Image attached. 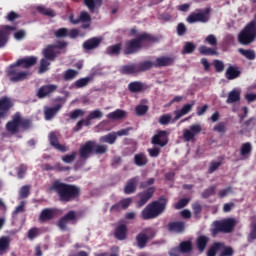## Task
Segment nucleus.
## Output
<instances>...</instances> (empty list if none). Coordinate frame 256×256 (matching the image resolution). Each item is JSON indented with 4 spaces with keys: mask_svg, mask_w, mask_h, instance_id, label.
I'll return each instance as SVG.
<instances>
[{
    "mask_svg": "<svg viewBox=\"0 0 256 256\" xmlns=\"http://www.w3.org/2000/svg\"><path fill=\"white\" fill-rule=\"evenodd\" d=\"M49 191H54L61 203H71V201L81 197V188L79 186L65 183L61 180H54Z\"/></svg>",
    "mask_w": 256,
    "mask_h": 256,
    "instance_id": "f257e3e1",
    "label": "nucleus"
},
{
    "mask_svg": "<svg viewBox=\"0 0 256 256\" xmlns=\"http://www.w3.org/2000/svg\"><path fill=\"white\" fill-rule=\"evenodd\" d=\"M108 150L107 145L98 144L95 140L86 141L84 144L80 145L78 151L79 161L77 165H85L89 157L93 155H105Z\"/></svg>",
    "mask_w": 256,
    "mask_h": 256,
    "instance_id": "f03ea898",
    "label": "nucleus"
},
{
    "mask_svg": "<svg viewBox=\"0 0 256 256\" xmlns=\"http://www.w3.org/2000/svg\"><path fill=\"white\" fill-rule=\"evenodd\" d=\"M168 201L169 200L165 196H161L158 200L152 201L141 211V219H143V221L157 219V217L165 213Z\"/></svg>",
    "mask_w": 256,
    "mask_h": 256,
    "instance_id": "7ed1b4c3",
    "label": "nucleus"
},
{
    "mask_svg": "<svg viewBox=\"0 0 256 256\" xmlns=\"http://www.w3.org/2000/svg\"><path fill=\"white\" fill-rule=\"evenodd\" d=\"M157 41H159V38L156 36L143 32L137 35L136 38L125 42L123 53L124 55H135L140 49H143L144 43H157Z\"/></svg>",
    "mask_w": 256,
    "mask_h": 256,
    "instance_id": "20e7f679",
    "label": "nucleus"
},
{
    "mask_svg": "<svg viewBox=\"0 0 256 256\" xmlns=\"http://www.w3.org/2000/svg\"><path fill=\"white\" fill-rule=\"evenodd\" d=\"M33 127L31 119H25L21 112H16L10 121L6 123V131L11 135H17L21 131H28Z\"/></svg>",
    "mask_w": 256,
    "mask_h": 256,
    "instance_id": "39448f33",
    "label": "nucleus"
},
{
    "mask_svg": "<svg viewBox=\"0 0 256 256\" xmlns=\"http://www.w3.org/2000/svg\"><path fill=\"white\" fill-rule=\"evenodd\" d=\"M256 39V18L250 21L238 35L240 45H251Z\"/></svg>",
    "mask_w": 256,
    "mask_h": 256,
    "instance_id": "423d86ee",
    "label": "nucleus"
},
{
    "mask_svg": "<svg viewBox=\"0 0 256 256\" xmlns=\"http://www.w3.org/2000/svg\"><path fill=\"white\" fill-rule=\"evenodd\" d=\"M237 222L233 218H226L223 220H216L213 222L212 235H219V233H233Z\"/></svg>",
    "mask_w": 256,
    "mask_h": 256,
    "instance_id": "0eeeda50",
    "label": "nucleus"
},
{
    "mask_svg": "<svg viewBox=\"0 0 256 256\" xmlns=\"http://www.w3.org/2000/svg\"><path fill=\"white\" fill-rule=\"evenodd\" d=\"M20 67L21 66L17 65V62H15L6 69V76L11 83H21V81L27 79L29 72L21 70Z\"/></svg>",
    "mask_w": 256,
    "mask_h": 256,
    "instance_id": "6e6552de",
    "label": "nucleus"
},
{
    "mask_svg": "<svg viewBox=\"0 0 256 256\" xmlns=\"http://www.w3.org/2000/svg\"><path fill=\"white\" fill-rule=\"evenodd\" d=\"M211 13V8H206L203 10L196 9V12H192L187 18V23H207L209 21V14Z\"/></svg>",
    "mask_w": 256,
    "mask_h": 256,
    "instance_id": "1a4fd4ad",
    "label": "nucleus"
},
{
    "mask_svg": "<svg viewBox=\"0 0 256 256\" xmlns=\"http://www.w3.org/2000/svg\"><path fill=\"white\" fill-rule=\"evenodd\" d=\"M68 223H72V225L77 223V212L71 210L66 213L62 218L58 220L57 227L60 229V231H67Z\"/></svg>",
    "mask_w": 256,
    "mask_h": 256,
    "instance_id": "9d476101",
    "label": "nucleus"
},
{
    "mask_svg": "<svg viewBox=\"0 0 256 256\" xmlns=\"http://www.w3.org/2000/svg\"><path fill=\"white\" fill-rule=\"evenodd\" d=\"M155 191V187L152 186L147 188V190L138 193V200L136 202L137 207H144V205H147L149 200L153 198V195H155Z\"/></svg>",
    "mask_w": 256,
    "mask_h": 256,
    "instance_id": "9b49d317",
    "label": "nucleus"
},
{
    "mask_svg": "<svg viewBox=\"0 0 256 256\" xmlns=\"http://www.w3.org/2000/svg\"><path fill=\"white\" fill-rule=\"evenodd\" d=\"M152 145H158L159 147H165L169 143V132L166 130H159L152 137Z\"/></svg>",
    "mask_w": 256,
    "mask_h": 256,
    "instance_id": "f8f14e48",
    "label": "nucleus"
},
{
    "mask_svg": "<svg viewBox=\"0 0 256 256\" xmlns=\"http://www.w3.org/2000/svg\"><path fill=\"white\" fill-rule=\"evenodd\" d=\"M16 30L17 27L11 25H5L2 28H0V49L7 45V42L9 41V35H11V31Z\"/></svg>",
    "mask_w": 256,
    "mask_h": 256,
    "instance_id": "ddd939ff",
    "label": "nucleus"
},
{
    "mask_svg": "<svg viewBox=\"0 0 256 256\" xmlns=\"http://www.w3.org/2000/svg\"><path fill=\"white\" fill-rule=\"evenodd\" d=\"M203 131V128L199 124H194L190 126V129H185L183 131V139L186 142L193 141L196 135H199Z\"/></svg>",
    "mask_w": 256,
    "mask_h": 256,
    "instance_id": "4468645a",
    "label": "nucleus"
},
{
    "mask_svg": "<svg viewBox=\"0 0 256 256\" xmlns=\"http://www.w3.org/2000/svg\"><path fill=\"white\" fill-rule=\"evenodd\" d=\"M154 237H155V231H151L149 235H147L146 233L140 232L136 236L137 247L139 249H145L149 241H151V239H154Z\"/></svg>",
    "mask_w": 256,
    "mask_h": 256,
    "instance_id": "2eb2a0df",
    "label": "nucleus"
},
{
    "mask_svg": "<svg viewBox=\"0 0 256 256\" xmlns=\"http://www.w3.org/2000/svg\"><path fill=\"white\" fill-rule=\"evenodd\" d=\"M12 107L13 100H11V98L8 96H3L0 98V119H3V117L9 113Z\"/></svg>",
    "mask_w": 256,
    "mask_h": 256,
    "instance_id": "dca6fc26",
    "label": "nucleus"
},
{
    "mask_svg": "<svg viewBox=\"0 0 256 256\" xmlns=\"http://www.w3.org/2000/svg\"><path fill=\"white\" fill-rule=\"evenodd\" d=\"M56 91L57 85L55 84L43 85L38 89L36 96L38 99H45V97H49V95L55 93Z\"/></svg>",
    "mask_w": 256,
    "mask_h": 256,
    "instance_id": "f3484780",
    "label": "nucleus"
},
{
    "mask_svg": "<svg viewBox=\"0 0 256 256\" xmlns=\"http://www.w3.org/2000/svg\"><path fill=\"white\" fill-rule=\"evenodd\" d=\"M133 203L132 198H124L120 200L118 203L114 204L110 208L111 213H121V211L125 209H129V206Z\"/></svg>",
    "mask_w": 256,
    "mask_h": 256,
    "instance_id": "a211bd4d",
    "label": "nucleus"
},
{
    "mask_svg": "<svg viewBox=\"0 0 256 256\" xmlns=\"http://www.w3.org/2000/svg\"><path fill=\"white\" fill-rule=\"evenodd\" d=\"M137 185H139V176L130 178L124 186L125 195H133L137 191Z\"/></svg>",
    "mask_w": 256,
    "mask_h": 256,
    "instance_id": "6ab92c4d",
    "label": "nucleus"
},
{
    "mask_svg": "<svg viewBox=\"0 0 256 256\" xmlns=\"http://www.w3.org/2000/svg\"><path fill=\"white\" fill-rule=\"evenodd\" d=\"M103 42L101 37H92L83 43L84 51H93V49L99 48V45Z\"/></svg>",
    "mask_w": 256,
    "mask_h": 256,
    "instance_id": "aec40b11",
    "label": "nucleus"
},
{
    "mask_svg": "<svg viewBox=\"0 0 256 256\" xmlns=\"http://www.w3.org/2000/svg\"><path fill=\"white\" fill-rule=\"evenodd\" d=\"M55 215H57V211L53 208H45L41 211L39 215V221L41 223H47V221H53L55 219Z\"/></svg>",
    "mask_w": 256,
    "mask_h": 256,
    "instance_id": "412c9836",
    "label": "nucleus"
},
{
    "mask_svg": "<svg viewBox=\"0 0 256 256\" xmlns=\"http://www.w3.org/2000/svg\"><path fill=\"white\" fill-rule=\"evenodd\" d=\"M16 65H19L23 69H29L34 65H37V57L29 56V57L18 59L16 61Z\"/></svg>",
    "mask_w": 256,
    "mask_h": 256,
    "instance_id": "4be33fe9",
    "label": "nucleus"
},
{
    "mask_svg": "<svg viewBox=\"0 0 256 256\" xmlns=\"http://www.w3.org/2000/svg\"><path fill=\"white\" fill-rule=\"evenodd\" d=\"M62 108L63 104L61 103L56 104L54 107H45L44 115L46 121H51V119H53V117H55V115H57V113H59V111H61Z\"/></svg>",
    "mask_w": 256,
    "mask_h": 256,
    "instance_id": "5701e85b",
    "label": "nucleus"
},
{
    "mask_svg": "<svg viewBox=\"0 0 256 256\" xmlns=\"http://www.w3.org/2000/svg\"><path fill=\"white\" fill-rule=\"evenodd\" d=\"M175 63V57H167L162 56L156 58L155 68L158 69L159 67H171V65H174Z\"/></svg>",
    "mask_w": 256,
    "mask_h": 256,
    "instance_id": "b1692460",
    "label": "nucleus"
},
{
    "mask_svg": "<svg viewBox=\"0 0 256 256\" xmlns=\"http://www.w3.org/2000/svg\"><path fill=\"white\" fill-rule=\"evenodd\" d=\"M193 105H195V102H192L191 104H185L180 110L174 111L175 117L172 119V123H175V121H179L181 117L187 115L193 109Z\"/></svg>",
    "mask_w": 256,
    "mask_h": 256,
    "instance_id": "393cba45",
    "label": "nucleus"
},
{
    "mask_svg": "<svg viewBox=\"0 0 256 256\" xmlns=\"http://www.w3.org/2000/svg\"><path fill=\"white\" fill-rule=\"evenodd\" d=\"M49 142L54 149H57V151H60L61 153L67 152V146L62 145L59 143V139L57 138V135L55 132H51L49 135Z\"/></svg>",
    "mask_w": 256,
    "mask_h": 256,
    "instance_id": "a878e982",
    "label": "nucleus"
},
{
    "mask_svg": "<svg viewBox=\"0 0 256 256\" xmlns=\"http://www.w3.org/2000/svg\"><path fill=\"white\" fill-rule=\"evenodd\" d=\"M225 77L228 81L241 77V68L239 66H229L225 72Z\"/></svg>",
    "mask_w": 256,
    "mask_h": 256,
    "instance_id": "bb28decb",
    "label": "nucleus"
},
{
    "mask_svg": "<svg viewBox=\"0 0 256 256\" xmlns=\"http://www.w3.org/2000/svg\"><path fill=\"white\" fill-rule=\"evenodd\" d=\"M146 89H149V86L143 84L140 81H133L128 84V90L130 91V93H141Z\"/></svg>",
    "mask_w": 256,
    "mask_h": 256,
    "instance_id": "cd10ccee",
    "label": "nucleus"
},
{
    "mask_svg": "<svg viewBox=\"0 0 256 256\" xmlns=\"http://www.w3.org/2000/svg\"><path fill=\"white\" fill-rule=\"evenodd\" d=\"M55 49H57L56 45H48L43 50L44 59H47L48 61H55V59H57V54L55 53Z\"/></svg>",
    "mask_w": 256,
    "mask_h": 256,
    "instance_id": "c85d7f7f",
    "label": "nucleus"
},
{
    "mask_svg": "<svg viewBox=\"0 0 256 256\" xmlns=\"http://www.w3.org/2000/svg\"><path fill=\"white\" fill-rule=\"evenodd\" d=\"M114 235L118 241H125L127 239V225H118L114 231Z\"/></svg>",
    "mask_w": 256,
    "mask_h": 256,
    "instance_id": "c756f323",
    "label": "nucleus"
},
{
    "mask_svg": "<svg viewBox=\"0 0 256 256\" xmlns=\"http://www.w3.org/2000/svg\"><path fill=\"white\" fill-rule=\"evenodd\" d=\"M149 163V158L144 152H140L134 155V165L137 167H145Z\"/></svg>",
    "mask_w": 256,
    "mask_h": 256,
    "instance_id": "7c9ffc66",
    "label": "nucleus"
},
{
    "mask_svg": "<svg viewBox=\"0 0 256 256\" xmlns=\"http://www.w3.org/2000/svg\"><path fill=\"white\" fill-rule=\"evenodd\" d=\"M209 237L206 235H200L198 236L196 240V246L200 253H203L205 249H207V245H209Z\"/></svg>",
    "mask_w": 256,
    "mask_h": 256,
    "instance_id": "2f4dec72",
    "label": "nucleus"
},
{
    "mask_svg": "<svg viewBox=\"0 0 256 256\" xmlns=\"http://www.w3.org/2000/svg\"><path fill=\"white\" fill-rule=\"evenodd\" d=\"M120 73H122V75H136V73H139V68L136 63L124 65L120 69Z\"/></svg>",
    "mask_w": 256,
    "mask_h": 256,
    "instance_id": "473e14b6",
    "label": "nucleus"
},
{
    "mask_svg": "<svg viewBox=\"0 0 256 256\" xmlns=\"http://www.w3.org/2000/svg\"><path fill=\"white\" fill-rule=\"evenodd\" d=\"M241 101V91L239 90H232L228 93V97L226 103L228 105H233V103H239Z\"/></svg>",
    "mask_w": 256,
    "mask_h": 256,
    "instance_id": "72a5a7b5",
    "label": "nucleus"
},
{
    "mask_svg": "<svg viewBox=\"0 0 256 256\" xmlns=\"http://www.w3.org/2000/svg\"><path fill=\"white\" fill-rule=\"evenodd\" d=\"M70 22L73 25H79V23H91V16L87 12H82L77 19L70 16Z\"/></svg>",
    "mask_w": 256,
    "mask_h": 256,
    "instance_id": "f704fd0d",
    "label": "nucleus"
},
{
    "mask_svg": "<svg viewBox=\"0 0 256 256\" xmlns=\"http://www.w3.org/2000/svg\"><path fill=\"white\" fill-rule=\"evenodd\" d=\"M168 231L175 233H183L185 231V222L176 221L168 223Z\"/></svg>",
    "mask_w": 256,
    "mask_h": 256,
    "instance_id": "c9c22d12",
    "label": "nucleus"
},
{
    "mask_svg": "<svg viewBox=\"0 0 256 256\" xmlns=\"http://www.w3.org/2000/svg\"><path fill=\"white\" fill-rule=\"evenodd\" d=\"M178 249L182 255L193 252V242L191 240L182 241L178 245Z\"/></svg>",
    "mask_w": 256,
    "mask_h": 256,
    "instance_id": "e433bc0d",
    "label": "nucleus"
},
{
    "mask_svg": "<svg viewBox=\"0 0 256 256\" xmlns=\"http://www.w3.org/2000/svg\"><path fill=\"white\" fill-rule=\"evenodd\" d=\"M253 153V146L250 142L243 143L240 147V155L243 159H249V156Z\"/></svg>",
    "mask_w": 256,
    "mask_h": 256,
    "instance_id": "4c0bfd02",
    "label": "nucleus"
},
{
    "mask_svg": "<svg viewBox=\"0 0 256 256\" xmlns=\"http://www.w3.org/2000/svg\"><path fill=\"white\" fill-rule=\"evenodd\" d=\"M225 247V243L223 242H214L212 246L207 251V256H217V253L221 251Z\"/></svg>",
    "mask_w": 256,
    "mask_h": 256,
    "instance_id": "58836bf2",
    "label": "nucleus"
},
{
    "mask_svg": "<svg viewBox=\"0 0 256 256\" xmlns=\"http://www.w3.org/2000/svg\"><path fill=\"white\" fill-rule=\"evenodd\" d=\"M83 3L89 9L90 13H95V8L103 5V0H83Z\"/></svg>",
    "mask_w": 256,
    "mask_h": 256,
    "instance_id": "ea45409f",
    "label": "nucleus"
},
{
    "mask_svg": "<svg viewBox=\"0 0 256 256\" xmlns=\"http://www.w3.org/2000/svg\"><path fill=\"white\" fill-rule=\"evenodd\" d=\"M137 66H138V73H144V71H149V69H153V67H155V62L151 60H145V61L139 62Z\"/></svg>",
    "mask_w": 256,
    "mask_h": 256,
    "instance_id": "a19ab883",
    "label": "nucleus"
},
{
    "mask_svg": "<svg viewBox=\"0 0 256 256\" xmlns=\"http://www.w3.org/2000/svg\"><path fill=\"white\" fill-rule=\"evenodd\" d=\"M121 47H122L121 43H118V44H115V45H112V46H108L106 48L105 53H106V55H111V56L121 55Z\"/></svg>",
    "mask_w": 256,
    "mask_h": 256,
    "instance_id": "79ce46f5",
    "label": "nucleus"
},
{
    "mask_svg": "<svg viewBox=\"0 0 256 256\" xmlns=\"http://www.w3.org/2000/svg\"><path fill=\"white\" fill-rule=\"evenodd\" d=\"M126 115H127V112H125V110L117 109L116 111L107 114V118L112 120H119V119H124Z\"/></svg>",
    "mask_w": 256,
    "mask_h": 256,
    "instance_id": "37998d69",
    "label": "nucleus"
},
{
    "mask_svg": "<svg viewBox=\"0 0 256 256\" xmlns=\"http://www.w3.org/2000/svg\"><path fill=\"white\" fill-rule=\"evenodd\" d=\"M238 52L240 53V55L248 59V61H255L256 59L255 50H251V49L245 50L243 48H240L238 49Z\"/></svg>",
    "mask_w": 256,
    "mask_h": 256,
    "instance_id": "c03bdc74",
    "label": "nucleus"
},
{
    "mask_svg": "<svg viewBox=\"0 0 256 256\" xmlns=\"http://www.w3.org/2000/svg\"><path fill=\"white\" fill-rule=\"evenodd\" d=\"M115 141H117V134L115 132L109 133L100 138L101 143H109V145H114Z\"/></svg>",
    "mask_w": 256,
    "mask_h": 256,
    "instance_id": "a18cd8bd",
    "label": "nucleus"
},
{
    "mask_svg": "<svg viewBox=\"0 0 256 256\" xmlns=\"http://www.w3.org/2000/svg\"><path fill=\"white\" fill-rule=\"evenodd\" d=\"M148 111H149V106L147 105L139 104L135 107V113L137 117H145Z\"/></svg>",
    "mask_w": 256,
    "mask_h": 256,
    "instance_id": "49530a36",
    "label": "nucleus"
},
{
    "mask_svg": "<svg viewBox=\"0 0 256 256\" xmlns=\"http://www.w3.org/2000/svg\"><path fill=\"white\" fill-rule=\"evenodd\" d=\"M77 75H79V72L77 70L68 69L65 71L63 79L64 81H73V79H75Z\"/></svg>",
    "mask_w": 256,
    "mask_h": 256,
    "instance_id": "de8ad7c7",
    "label": "nucleus"
},
{
    "mask_svg": "<svg viewBox=\"0 0 256 256\" xmlns=\"http://www.w3.org/2000/svg\"><path fill=\"white\" fill-rule=\"evenodd\" d=\"M195 49L196 46L193 42H186L182 49V55H191V53H194Z\"/></svg>",
    "mask_w": 256,
    "mask_h": 256,
    "instance_id": "09e8293b",
    "label": "nucleus"
},
{
    "mask_svg": "<svg viewBox=\"0 0 256 256\" xmlns=\"http://www.w3.org/2000/svg\"><path fill=\"white\" fill-rule=\"evenodd\" d=\"M198 50L200 55H218L217 50L214 48H209L205 45L200 46Z\"/></svg>",
    "mask_w": 256,
    "mask_h": 256,
    "instance_id": "8fccbe9b",
    "label": "nucleus"
},
{
    "mask_svg": "<svg viewBox=\"0 0 256 256\" xmlns=\"http://www.w3.org/2000/svg\"><path fill=\"white\" fill-rule=\"evenodd\" d=\"M9 244V237L3 236L0 238V255H3V253L9 249Z\"/></svg>",
    "mask_w": 256,
    "mask_h": 256,
    "instance_id": "3c124183",
    "label": "nucleus"
},
{
    "mask_svg": "<svg viewBox=\"0 0 256 256\" xmlns=\"http://www.w3.org/2000/svg\"><path fill=\"white\" fill-rule=\"evenodd\" d=\"M215 193H217V187L210 186L202 192V199H209V197H212Z\"/></svg>",
    "mask_w": 256,
    "mask_h": 256,
    "instance_id": "603ef678",
    "label": "nucleus"
},
{
    "mask_svg": "<svg viewBox=\"0 0 256 256\" xmlns=\"http://www.w3.org/2000/svg\"><path fill=\"white\" fill-rule=\"evenodd\" d=\"M49 65H51L49 60H47V58H42L40 60L39 73H45L46 71H49Z\"/></svg>",
    "mask_w": 256,
    "mask_h": 256,
    "instance_id": "864d4df0",
    "label": "nucleus"
},
{
    "mask_svg": "<svg viewBox=\"0 0 256 256\" xmlns=\"http://www.w3.org/2000/svg\"><path fill=\"white\" fill-rule=\"evenodd\" d=\"M38 13H41V15H46V17H55V12L51 9H47L43 6L37 7Z\"/></svg>",
    "mask_w": 256,
    "mask_h": 256,
    "instance_id": "5fc2aeb1",
    "label": "nucleus"
},
{
    "mask_svg": "<svg viewBox=\"0 0 256 256\" xmlns=\"http://www.w3.org/2000/svg\"><path fill=\"white\" fill-rule=\"evenodd\" d=\"M89 81H91V78L89 77L80 78L75 82V87H77V89H81L82 87H87V85H89Z\"/></svg>",
    "mask_w": 256,
    "mask_h": 256,
    "instance_id": "6e6d98bb",
    "label": "nucleus"
},
{
    "mask_svg": "<svg viewBox=\"0 0 256 256\" xmlns=\"http://www.w3.org/2000/svg\"><path fill=\"white\" fill-rule=\"evenodd\" d=\"M54 35L57 39H63L64 37L69 36V30L67 28H59L54 32Z\"/></svg>",
    "mask_w": 256,
    "mask_h": 256,
    "instance_id": "4d7b16f0",
    "label": "nucleus"
},
{
    "mask_svg": "<svg viewBox=\"0 0 256 256\" xmlns=\"http://www.w3.org/2000/svg\"><path fill=\"white\" fill-rule=\"evenodd\" d=\"M189 198H182L180 199L175 205H174V209H183L184 207H187V205H189Z\"/></svg>",
    "mask_w": 256,
    "mask_h": 256,
    "instance_id": "13d9d810",
    "label": "nucleus"
},
{
    "mask_svg": "<svg viewBox=\"0 0 256 256\" xmlns=\"http://www.w3.org/2000/svg\"><path fill=\"white\" fill-rule=\"evenodd\" d=\"M77 158V152L73 151L71 154H67L62 157L64 163H73Z\"/></svg>",
    "mask_w": 256,
    "mask_h": 256,
    "instance_id": "bf43d9fd",
    "label": "nucleus"
},
{
    "mask_svg": "<svg viewBox=\"0 0 256 256\" xmlns=\"http://www.w3.org/2000/svg\"><path fill=\"white\" fill-rule=\"evenodd\" d=\"M27 237L30 241H33V239H36V237H39V228L37 227L31 228L28 231Z\"/></svg>",
    "mask_w": 256,
    "mask_h": 256,
    "instance_id": "052dcab7",
    "label": "nucleus"
},
{
    "mask_svg": "<svg viewBox=\"0 0 256 256\" xmlns=\"http://www.w3.org/2000/svg\"><path fill=\"white\" fill-rule=\"evenodd\" d=\"M25 173H27V165L20 164V166L17 168L18 179H23L25 177Z\"/></svg>",
    "mask_w": 256,
    "mask_h": 256,
    "instance_id": "680f3d73",
    "label": "nucleus"
},
{
    "mask_svg": "<svg viewBox=\"0 0 256 256\" xmlns=\"http://www.w3.org/2000/svg\"><path fill=\"white\" fill-rule=\"evenodd\" d=\"M83 115H85V111L81 109H75L74 111L70 112V119H79V117H83Z\"/></svg>",
    "mask_w": 256,
    "mask_h": 256,
    "instance_id": "e2e57ef3",
    "label": "nucleus"
},
{
    "mask_svg": "<svg viewBox=\"0 0 256 256\" xmlns=\"http://www.w3.org/2000/svg\"><path fill=\"white\" fill-rule=\"evenodd\" d=\"M205 42L208 43V45H211V47H217V37L213 34L208 35L205 38Z\"/></svg>",
    "mask_w": 256,
    "mask_h": 256,
    "instance_id": "0e129e2a",
    "label": "nucleus"
},
{
    "mask_svg": "<svg viewBox=\"0 0 256 256\" xmlns=\"http://www.w3.org/2000/svg\"><path fill=\"white\" fill-rule=\"evenodd\" d=\"M160 125H169L171 123V114H164L159 118Z\"/></svg>",
    "mask_w": 256,
    "mask_h": 256,
    "instance_id": "69168bd1",
    "label": "nucleus"
},
{
    "mask_svg": "<svg viewBox=\"0 0 256 256\" xmlns=\"http://www.w3.org/2000/svg\"><path fill=\"white\" fill-rule=\"evenodd\" d=\"M88 116L92 120L93 119H102L103 118V113H102L101 110L96 109V110L91 111Z\"/></svg>",
    "mask_w": 256,
    "mask_h": 256,
    "instance_id": "338daca9",
    "label": "nucleus"
},
{
    "mask_svg": "<svg viewBox=\"0 0 256 256\" xmlns=\"http://www.w3.org/2000/svg\"><path fill=\"white\" fill-rule=\"evenodd\" d=\"M234 253H235V251L233 250L232 247H230V246L225 247L224 246L223 251L220 253L219 256H232V255H234Z\"/></svg>",
    "mask_w": 256,
    "mask_h": 256,
    "instance_id": "774afa93",
    "label": "nucleus"
}]
</instances>
